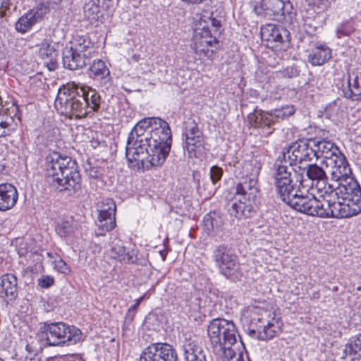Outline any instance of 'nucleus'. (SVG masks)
<instances>
[{"mask_svg": "<svg viewBox=\"0 0 361 361\" xmlns=\"http://www.w3.org/2000/svg\"><path fill=\"white\" fill-rule=\"evenodd\" d=\"M56 233L61 237H66L74 231L73 226V221L61 220L56 224L55 227Z\"/></svg>", "mask_w": 361, "mask_h": 361, "instance_id": "41", "label": "nucleus"}, {"mask_svg": "<svg viewBox=\"0 0 361 361\" xmlns=\"http://www.w3.org/2000/svg\"><path fill=\"white\" fill-rule=\"evenodd\" d=\"M84 13L90 20H98L99 18L100 0H89L84 5Z\"/></svg>", "mask_w": 361, "mask_h": 361, "instance_id": "39", "label": "nucleus"}, {"mask_svg": "<svg viewBox=\"0 0 361 361\" xmlns=\"http://www.w3.org/2000/svg\"><path fill=\"white\" fill-rule=\"evenodd\" d=\"M84 90V98L86 111L90 112L89 109L92 111L97 112L100 109L102 97L100 94L94 89L87 87H80Z\"/></svg>", "mask_w": 361, "mask_h": 361, "instance_id": "32", "label": "nucleus"}, {"mask_svg": "<svg viewBox=\"0 0 361 361\" xmlns=\"http://www.w3.org/2000/svg\"><path fill=\"white\" fill-rule=\"evenodd\" d=\"M207 334L214 354L222 357L223 361H250L236 326L232 321L217 318L207 328Z\"/></svg>", "mask_w": 361, "mask_h": 361, "instance_id": "4", "label": "nucleus"}, {"mask_svg": "<svg viewBox=\"0 0 361 361\" xmlns=\"http://www.w3.org/2000/svg\"><path fill=\"white\" fill-rule=\"evenodd\" d=\"M140 361H178L173 347L167 343H154L145 348Z\"/></svg>", "mask_w": 361, "mask_h": 361, "instance_id": "10", "label": "nucleus"}, {"mask_svg": "<svg viewBox=\"0 0 361 361\" xmlns=\"http://www.w3.org/2000/svg\"><path fill=\"white\" fill-rule=\"evenodd\" d=\"M212 259L219 273L226 279L232 282L242 279L243 272L241 265L231 247L224 244L216 246L212 252Z\"/></svg>", "mask_w": 361, "mask_h": 361, "instance_id": "9", "label": "nucleus"}, {"mask_svg": "<svg viewBox=\"0 0 361 361\" xmlns=\"http://www.w3.org/2000/svg\"><path fill=\"white\" fill-rule=\"evenodd\" d=\"M92 58L89 53L80 52L73 47H66L62 53L63 66L70 71L80 70L90 64Z\"/></svg>", "mask_w": 361, "mask_h": 361, "instance_id": "14", "label": "nucleus"}, {"mask_svg": "<svg viewBox=\"0 0 361 361\" xmlns=\"http://www.w3.org/2000/svg\"><path fill=\"white\" fill-rule=\"evenodd\" d=\"M84 90L75 83H67L59 88L55 100V106L60 114L70 118H85L86 111Z\"/></svg>", "mask_w": 361, "mask_h": 361, "instance_id": "6", "label": "nucleus"}, {"mask_svg": "<svg viewBox=\"0 0 361 361\" xmlns=\"http://www.w3.org/2000/svg\"><path fill=\"white\" fill-rule=\"evenodd\" d=\"M208 23L211 24V29L214 30V32H218L219 28L221 26V20L214 18L212 16L209 17Z\"/></svg>", "mask_w": 361, "mask_h": 361, "instance_id": "46", "label": "nucleus"}, {"mask_svg": "<svg viewBox=\"0 0 361 361\" xmlns=\"http://www.w3.org/2000/svg\"><path fill=\"white\" fill-rule=\"evenodd\" d=\"M89 71L90 76L99 81L102 85L108 88L111 85L110 71L102 60L94 61L90 66Z\"/></svg>", "mask_w": 361, "mask_h": 361, "instance_id": "25", "label": "nucleus"}, {"mask_svg": "<svg viewBox=\"0 0 361 361\" xmlns=\"http://www.w3.org/2000/svg\"><path fill=\"white\" fill-rule=\"evenodd\" d=\"M343 353L345 355H354L355 357L353 359L361 357V334L351 339L350 342L345 345Z\"/></svg>", "mask_w": 361, "mask_h": 361, "instance_id": "40", "label": "nucleus"}, {"mask_svg": "<svg viewBox=\"0 0 361 361\" xmlns=\"http://www.w3.org/2000/svg\"><path fill=\"white\" fill-rule=\"evenodd\" d=\"M142 299H143V297L140 298L136 301V302L128 309L130 310V314H131L132 312L135 313V312H136L138 306L140 305V302L142 300Z\"/></svg>", "mask_w": 361, "mask_h": 361, "instance_id": "51", "label": "nucleus"}, {"mask_svg": "<svg viewBox=\"0 0 361 361\" xmlns=\"http://www.w3.org/2000/svg\"><path fill=\"white\" fill-rule=\"evenodd\" d=\"M70 47L80 52L89 53L90 56L94 54V42L88 35L76 34L71 41Z\"/></svg>", "mask_w": 361, "mask_h": 361, "instance_id": "31", "label": "nucleus"}, {"mask_svg": "<svg viewBox=\"0 0 361 361\" xmlns=\"http://www.w3.org/2000/svg\"><path fill=\"white\" fill-rule=\"evenodd\" d=\"M332 196L331 207H329V218H349L360 213L349 202L342 200L338 195H336L334 190Z\"/></svg>", "mask_w": 361, "mask_h": 361, "instance_id": "17", "label": "nucleus"}, {"mask_svg": "<svg viewBox=\"0 0 361 361\" xmlns=\"http://www.w3.org/2000/svg\"><path fill=\"white\" fill-rule=\"evenodd\" d=\"M261 37L267 42L268 47H274L275 44L289 42L290 32L281 25L269 23L262 27Z\"/></svg>", "mask_w": 361, "mask_h": 361, "instance_id": "15", "label": "nucleus"}, {"mask_svg": "<svg viewBox=\"0 0 361 361\" xmlns=\"http://www.w3.org/2000/svg\"><path fill=\"white\" fill-rule=\"evenodd\" d=\"M38 336L47 345L69 346L81 341L82 331L64 322L44 323L39 329Z\"/></svg>", "mask_w": 361, "mask_h": 361, "instance_id": "7", "label": "nucleus"}, {"mask_svg": "<svg viewBox=\"0 0 361 361\" xmlns=\"http://www.w3.org/2000/svg\"><path fill=\"white\" fill-rule=\"evenodd\" d=\"M241 166V164L239 161H235L233 163V167L238 169Z\"/></svg>", "mask_w": 361, "mask_h": 361, "instance_id": "55", "label": "nucleus"}, {"mask_svg": "<svg viewBox=\"0 0 361 361\" xmlns=\"http://www.w3.org/2000/svg\"><path fill=\"white\" fill-rule=\"evenodd\" d=\"M252 334H255V330H252L250 331Z\"/></svg>", "mask_w": 361, "mask_h": 361, "instance_id": "58", "label": "nucleus"}, {"mask_svg": "<svg viewBox=\"0 0 361 361\" xmlns=\"http://www.w3.org/2000/svg\"><path fill=\"white\" fill-rule=\"evenodd\" d=\"M343 93L345 98L357 101L361 98V73L357 71L348 73L346 85L343 84Z\"/></svg>", "mask_w": 361, "mask_h": 361, "instance_id": "24", "label": "nucleus"}, {"mask_svg": "<svg viewBox=\"0 0 361 361\" xmlns=\"http://www.w3.org/2000/svg\"><path fill=\"white\" fill-rule=\"evenodd\" d=\"M9 5L8 0H0V13L1 16L5 15L6 11L8 8Z\"/></svg>", "mask_w": 361, "mask_h": 361, "instance_id": "50", "label": "nucleus"}, {"mask_svg": "<svg viewBox=\"0 0 361 361\" xmlns=\"http://www.w3.org/2000/svg\"><path fill=\"white\" fill-rule=\"evenodd\" d=\"M295 109L293 105L283 106L269 111V115L273 118L274 125L279 120H284L295 114Z\"/></svg>", "mask_w": 361, "mask_h": 361, "instance_id": "38", "label": "nucleus"}, {"mask_svg": "<svg viewBox=\"0 0 361 361\" xmlns=\"http://www.w3.org/2000/svg\"><path fill=\"white\" fill-rule=\"evenodd\" d=\"M114 7L112 0H100V9L104 11H111Z\"/></svg>", "mask_w": 361, "mask_h": 361, "instance_id": "48", "label": "nucleus"}, {"mask_svg": "<svg viewBox=\"0 0 361 361\" xmlns=\"http://www.w3.org/2000/svg\"><path fill=\"white\" fill-rule=\"evenodd\" d=\"M311 3L316 6L320 11H324L330 6L329 0H310Z\"/></svg>", "mask_w": 361, "mask_h": 361, "instance_id": "45", "label": "nucleus"}, {"mask_svg": "<svg viewBox=\"0 0 361 361\" xmlns=\"http://www.w3.org/2000/svg\"><path fill=\"white\" fill-rule=\"evenodd\" d=\"M46 180L54 188L71 196L81 188V176L76 161L54 152L47 157Z\"/></svg>", "mask_w": 361, "mask_h": 361, "instance_id": "5", "label": "nucleus"}, {"mask_svg": "<svg viewBox=\"0 0 361 361\" xmlns=\"http://www.w3.org/2000/svg\"><path fill=\"white\" fill-rule=\"evenodd\" d=\"M116 206L111 199H106L100 207L98 216V227L104 231H110L116 226Z\"/></svg>", "mask_w": 361, "mask_h": 361, "instance_id": "18", "label": "nucleus"}, {"mask_svg": "<svg viewBox=\"0 0 361 361\" xmlns=\"http://www.w3.org/2000/svg\"><path fill=\"white\" fill-rule=\"evenodd\" d=\"M291 169L281 166L276 176L275 190L280 199L298 212L320 218H329L331 207L333 185L318 188L319 198L308 193L303 180L298 178L293 182L290 172Z\"/></svg>", "mask_w": 361, "mask_h": 361, "instance_id": "1", "label": "nucleus"}, {"mask_svg": "<svg viewBox=\"0 0 361 361\" xmlns=\"http://www.w3.org/2000/svg\"><path fill=\"white\" fill-rule=\"evenodd\" d=\"M331 58V49L324 44L315 46L308 55V61L312 66H322Z\"/></svg>", "mask_w": 361, "mask_h": 361, "instance_id": "30", "label": "nucleus"}, {"mask_svg": "<svg viewBox=\"0 0 361 361\" xmlns=\"http://www.w3.org/2000/svg\"><path fill=\"white\" fill-rule=\"evenodd\" d=\"M247 171L252 169L250 174L246 173L235 186L234 196L226 204V210L231 218L238 220L252 218L257 212L259 197V189L257 176L260 166L255 162L244 163Z\"/></svg>", "mask_w": 361, "mask_h": 361, "instance_id": "3", "label": "nucleus"}, {"mask_svg": "<svg viewBox=\"0 0 361 361\" xmlns=\"http://www.w3.org/2000/svg\"><path fill=\"white\" fill-rule=\"evenodd\" d=\"M0 361H5V360L0 357Z\"/></svg>", "mask_w": 361, "mask_h": 361, "instance_id": "59", "label": "nucleus"}, {"mask_svg": "<svg viewBox=\"0 0 361 361\" xmlns=\"http://www.w3.org/2000/svg\"><path fill=\"white\" fill-rule=\"evenodd\" d=\"M154 123L157 124V126H159V124L161 125V128L166 133V136L171 135V130L169 123L160 118H145L137 122L135 126L143 131H149L152 129V126H154Z\"/></svg>", "mask_w": 361, "mask_h": 361, "instance_id": "33", "label": "nucleus"}, {"mask_svg": "<svg viewBox=\"0 0 361 361\" xmlns=\"http://www.w3.org/2000/svg\"><path fill=\"white\" fill-rule=\"evenodd\" d=\"M38 47L37 55L43 61L49 71H55L59 67V51L55 48V44L50 36L42 38L41 42L37 44Z\"/></svg>", "mask_w": 361, "mask_h": 361, "instance_id": "13", "label": "nucleus"}, {"mask_svg": "<svg viewBox=\"0 0 361 361\" xmlns=\"http://www.w3.org/2000/svg\"><path fill=\"white\" fill-rule=\"evenodd\" d=\"M273 317L271 319H265L264 318L259 319V322L263 325L260 326L259 328L262 327V330H259L258 338L260 340L266 341L273 338L277 332L280 329L279 326V318L276 317L275 312H272Z\"/></svg>", "mask_w": 361, "mask_h": 361, "instance_id": "27", "label": "nucleus"}, {"mask_svg": "<svg viewBox=\"0 0 361 361\" xmlns=\"http://www.w3.org/2000/svg\"><path fill=\"white\" fill-rule=\"evenodd\" d=\"M14 118L4 110L0 111V137L11 135L16 129Z\"/></svg>", "mask_w": 361, "mask_h": 361, "instance_id": "35", "label": "nucleus"}, {"mask_svg": "<svg viewBox=\"0 0 361 361\" xmlns=\"http://www.w3.org/2000/svg\"><path fill=\"white\" fill-rule=\"evenodd\" d=\"M203 225L205 231L209 234L220 229L224 225V220L218 213L209 212L204 216Z\"/></svg>", "mask_w": 361, "mask_h": 361, "instance_id": "36", "label": "nucleus"}, {"mask_svg": "<svg viewBox=\"0 0 361 361\" xmlns=\"http://www.w3.org/2000/svg\"><path fill=\"white\" fill-rule=\"evenodd\" d=\"M159 254L161 255V257L163 261H165L166 260V255H167V252L166 250H161L159 251Z\"/></svg>", "mask_w": 361, "mask_h": 361, "instance_id": "53", "label": "nucleus"}, {"mask_svg": "<svg viewBox=\"0 0 361 361\" xmlns=\"http://www.w3.org/2000/svg\"><path fill=\"white\" fill-rule=\"evenodd\" d=\"M38 286L42 288H48L54 284V278L49 275H43L38 279Z\"/></svg>", "mask_w": 361, "mask_h": 361, "instance_id": "43", "label": "nucleus"}, {"mask_svg": "<svg viewBox=\"0 0 361 361\" xmlns=\"http://www.w3.org/2000/svg\"><path fill=\"white\" fill-rule=\"evenodd\" d=\"M172 135L166 136L161 125L154 123L149 131L134 126L129 133L126 148V157L130 163L140 162L142 165L161 166L171 149Z\"/></svg>", "mask_w": 361, "mask_h": 361, "instance_id": "2", "label": "nucleus"}, {"mask_svg": "<svg viewBox=\"0 0 361 361\" xmlns=\"http://www.w3.org/2000/svg\"><path fill=\"white\" fill-rule=\"evenodd\" d=\"M26 349H27V350L30 351V346H29V345H27L26 346Z\"/></svg>", "mask_w": 361, "mask_h": 361, "instance_id": "56", "label": "nucleus"}, {"mask_svg": "<svg viewBox=\"0 0 361 361\" xmlns=\"http://www.w3.org/2000/svg\"><path fill=\"white\" fill-rule=\"evenodd\" d=\"M15 109H16V111H18V106H15Z\"/></svg>", "mask_w": 361, "mask_h": 361, "instance_id": "57", "label": "nucleus"}, {"mask_svg": "<svg viewBox=\"0 0 361 361\" xmlns=\"http://www.w3.org/2000/svg\"><path fill=\"white\" fill-rule=\"evenodd\" d=\"M145 61V58L140 56V54H133L128 59V62L130 64L140 63L142 64V62Z\"/></svg>", "mask_w": 361, "mask_h": 361, "instance_id": "49", "label": "nucleus"}, {"mask_svg": "<svg viewBox=\"0 0 361 361\" xmlns=\"http://www.w3.org/2000/svg\"><path fill=\"white\" fill-rule=\"evenodd\" d=\"M196 37L198 36L200 38V43L203 44L212 46V44L216 43L217 39L216 38V32H214V30L211 29L209 25H204L201 28H197L195 30Z\"/></svg>", "mask_w": 361, "mask_h": 361, "instance_id": "37", "label": "nucleus"}, {"mask_svg": "<svg viewBox=\"0 0 361 361\" xmlns=\"http://www.w3.org/2000/svg\"><path fill=\"white\" fill-rule=\"evenodd\" d=\"M185 361H207L203 348L196 341H186L183 345Z\"/></svg>", "mask_w": 361, "mask_h": 361, "instance_id": "29", "label": "nucleus"}, {"mask_svg": "<svg viewBox=\"0 0 361 361\" xmlns=\"http://www.w3.org/2000/svg\"><path fill=\"white\" fill-rule=\"evenodd\" d=\"M135 314V313L133 312H131V314H130V310H128V313L126 314V319H128L129 322H132L134 319Z\"/></svg>", "mask_w": 361, "mask_h": 361, "instance_id": "52", "label": "nucleus"}, {"mask_svg": "<svg viewBox=\"0 0 361 361\" xmlns=\"http://www.w3.org/2000/svg\"><path fill=\"white\" fill-rule=\"evenodd\" d=\"M247 120L251 126L254 128H271L274 126L273 118L269 111H264L256 107L253 112L247 116Z\"/></svg>", "mask_w": 361, "mask_h": 361, "instance_id": "28", "label": "nucleus"}, {"mask_svg": "<svg viewBox=\"0 0 361 361\" xmlns=\"http://www.w3.org/2000/svg\"><path fill=\"white\" fill-rule=\"evenodd\" d=\"M25 361H39V359L38 357L32 358L26 356Z\"/></svg>", "mask_w": 361, "mask_h": 361, "instance_id": "54", "label": "nucleus"}, {"mask_svg": "<svg viewBox=\"0 0 361 361\" xmlns=\"http://www.w3.org/2000/svg\"><path fill=\"white\" fill-rule=\"evenodd\" d=\"M17 189L10 183L0 185V211L11 209L18 200Z\"/></svg>", "mask_w": 361, "mask_h": 361, "instance_id": "26", "label": "nucleus"}, {"mask_svg": "<svg viewBox=\"0 0 361 361\" xmlns=\"http://www.w3.org/2000/svg\"><path fill=\"white\" fill-rule=\"evenodd\" d=\"M222 168L215 165L210 169V179L213 184H216L219 181L223 176Z\"/></svg>", "mask_w": 361, "mask_h": 361, "instance_id": "42", "label": "nucleus"}, {"mask_svg": "<svg viewBox=\"0 0 361 361\" xmlns=\"http://www.w3.org/2000/svg\"><path fill=\"white\" fill-rule=\"evenodd\" d=\"M327 165L331 166V179L336 183V185L343 182L344 179L353 178L351 176V169L345 157L343 154H339L334 160L328 162Z\"/></svg>", "mask_w": 361, "mask_h": 361, "instance_id": "22", "label": "nucleus"}, {"mask_svg": "<svg viewBox=\"0 0 361 361\" xmlns=\"http://www.w3.org/2000/svg\"><path fill=\"white\" fill-rule=\"evenodd\" d=\"M111 257L123 264H133L137 260V251L124 245V243L118 238L111 242Z\"/></svg>", "mask_w": 361, "mask_h": 361, "instance_id": "21", "label": "nucleus"}, {"mask_svg": "<svg viewBox=\"0 0 361 361\" xmlns=\"http://www.w3.org/2000/svg\"><path fill=\"white\" fill-rule=\"evenodd\" d=\"M306 175L309 179L311 180L317 181L316 187L320 188L319 185L320 184L326 185V181L327 180L326 174L323 169L322 167L318 166L316 164H308L306 167Z\"/></svg>", "mask_w": 361, "mask_h": 361, "instance_id": "34", "label": "nucleus"}, {"mask_svg": "<svg viewBox=\"0 0 361 361\" xmlns=\"http://www.w3.org/2000/svg\"><path fill=\"white\" fill-rule=\"evenodd\" d=\"M47 11L48 8L43 4L31 9L16 22V30L21 33H25L33 25L42 19Z\"/></svg>", "mask_w": 361, "mask_h": 361, "instance_id": "19", "label": "nucleus"}, {"mask_svg": "<svg viewBox=\"0 0 361 361\" xmlns=\"http://www.w3.org/2000/svg\"><path fill=\"white\" fill-rule=\"evenodd\" d=\"M334 191L361 213V187L354 178L344 179L343 182L334 185Z\"/></svg>", "mask_w": 361, "mask_h": 361, "instance_id": "11", "label": "nucleus"}, {"mask_svg": "<svg viewBox=\"0 0 361 361\" xmlns=\"http://www.w3.org/2000/svg\"><path fill=\"white\" fill-rule=\"evenodd\" d=\"M54 268L58 271L64 274H69L71 271L69 266H68V264L61 259L55 261Z\"/></svg>", "mask_w": 361, "mask_h": 361, "instance_id": "44", "label": "nucleus"}, {"mask_svg": "<svg viewBox=\"0 0 361 361\" xmlns=\"http://www.w3.org/2000/svg\"><path fill=\"white\" fill-rule=\"evenodd\" d=\"M351 32L350 28L346 27L345 25H341L336 29V35L338 37L348 36Z\"/></svg>", "mask_w": 361, "mask_h": 361, "instance_id": "47", "label": "nucleus"}, {"mask_svg": "<svg viewBox=\"0 0 361 361\" xmlns=\"http://www.w3.org/2000/svg\"><path fill=\"white\" fill-rule=\"evenodd\" d=\"M288 159H286V153L283 152L282 154L283 159H280V157L277 159L274 164V173L273 176L274 185L276 183V176L278 173V169L281 166L290 167L291 169L288 171L290 172V178L293 182L295 181V179L298 178L302 180V177H300L298 175L293 174L294 171L293 166L297 164H301L304 162L310 161L314 157L313 147L310 139L309 140H299L292 143L287 149Z\"/></svg>", "mask_w": 361, "mask_h": 361, "instance_id": "8", "label": "nucleus"}, {"mask_svg": "<svg viewBox=\"0 0 361 361\" xmlns=\"http://www.w3.org/2000/svg\"><path fill=\"white\" fill-rule=\"evenodd\" d=\"M312 142L314 157L317 159L323 157L329 162L342 154L339 148L331 141L326 140L310 139Z\"/></svg>", "mask_w": 361, "mask_h": 361, "instance_id": "20", "label": "nucleus"}, {"mask_svg": "<svg viewBox=\"0 0 361 361\" xmlns=\"http://www.w3.org/2000/svg\"><path fill=\"white\" fill-rule=\"evenodd\" d=\"M18 295L17 277L12 274L2 275L0 283V298L9 303L13 302L18 298Z\"/></svg>", "mask_w": 361, "mask_h": 361, "instance_id": "23", "label": "nucleus"}, {"mask_svg": "<svg viewBox=\"0 0 361 361\" xmlns=\"http://www.w3.org/2000/svg\"><path fill=\"white\" fill-rule=\"evenodd\" d=\"M261 9L264 16L281 20L286 14L291 13L293 7L289 1L262 0Z\"/></svg>", "mask_w": 361, "mask_h": 361, "instance_id": "16", "label": "nucleus"}, {"mask_svg": "<svg viewBox=\"0 0 361 361\" xmlns=\"http://www.w3.org/2000/svg\"><path fill=\"white\" fill-rule=\"evenodd\" d=\"M47 255H48L49 256H51V253H49V252H47Z\"/></svg>", "mask_w": 361, "mask_h": 361, "instance_id": "60", "label": "nucleus"}, {"mask_svg": "<svg viewBox=\"0 0 361 361\" xmlns=\"http://www.w3.org/2000/svg\"><path fill=\"white\" fill-rule=\"evenodd\" d=\"M184 148L188 152L190 157H195L196 150L204 146V135L198 127V123L193 118H190L185 122Z\"/></svg>", "mask_w": 361, "mask_h": 361, "instance_id": "12", "label": "nucleus"}]
</instances>
